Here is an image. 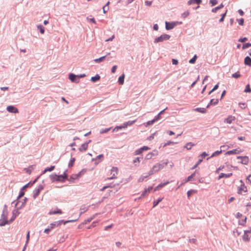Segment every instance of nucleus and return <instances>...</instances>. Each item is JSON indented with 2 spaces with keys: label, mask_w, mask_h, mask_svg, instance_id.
<instances>
[{
  "label": "nucleus",
  "mask_w": 251,
  "mask_h": 251,
  "mask_svg": "<svg viewBox=\"0 0 251 251\" xmlns=\"http://www.w3.org/2000/svg\"><path fill=\"white\" fill-rule=\"evenodd\" d=\"M8 211L5 207L3 211V213L1 215V219H0V226H4L6 224H9L11 222H10V220H7V215H8Z\"/></svg>",
  "instance_id": "1"
},
{
  "label": "nucleus",
  "mask_w": 251,
  "mask_h": 251,
  "mask_svg": "<svg viewBox=\"0 0 251 251\" xmlns=\"http://www.w3.org/2000/svg\"><path fill=\"white\" fill-rule=\"evenodd\" d=\"M67 178V175L65 173L63 175H51L50 176V178L51 181L54 182L55 181L64 182Z\"/></svg>",
  "instance_id": "2"
},
{
  "label": "nucleus",
  "mask_w": 251,
  "mask_h": 251,
  "mask_svg": "<svg viewBox=\"0 0 251 251\" xmlns=\"http://www.w3.org/2000/svg\"><path fill=\"white\" fill-rule=\"evenodd\" d=\"M167 165V163H157L154 165L151 170L149 172L148 176H151L154 173L158 172L160 170L162 169L165 165Z\"/></svg>",
  "instance_id": "3"
},
{
  "label": "nucleus",
  "mask_w": 251,
  "mask_h": 251,
  "mask_svg": "<svg viewBox=\"0 0 251 251\" xmlns=\"http://www.w3.org/2000/svg\"><path fill=\"white\" fill-rule=\"evenodd\" d=\"M118 168L113 167L111 170L110 175H109L110 176L108 177L106 179H112L116 178L118 174Z\"/></svg>",
  "instance_id": "4"
},
{
  "label": "nucleus",
  "mask_w": 251,
  "mask_h": 251,
  "mask_svg": "<svg viewBox=\"0 0 251 251\" xmlns=\"http://www.w3.org/2000/svg\"><path fill=\"white\" fill-rule=\"evenodd\" d=\"M74 221H75V220H69V221H65V222H63V220L58 221L54 222L53 223H51L50 225V228L51 229H52L54 228L55 226H59L62 223H63L65 225L67 223L72 222H74Z\"/></svg>",
  "instance_id": "5"
},
{
  "label": "nucleus",
  "mask_w": 251,
  "mask_h": 251,
  "mask_svg": "<svg viewBox=\"0 0 251 251\" xmlns=\"http://www.w3.org/2000/svg\"><path fill=\"white\" fill-rule=\"evenodd\" d=\"M170 38V36L169 35L166 34H163L161 35L160 36L156 38L154 41V42L155 43H156L158 42H163L164 40H167L169 39Z\"/></svg>",
  "instance_id": "6"
},
{
  "label": "nucleus",
  "mask_w": 251,
  "mask_h": 251,
  "mask_svg": "<svg viewBox=\"0 0 251 251\" xmlns=\"http://www.w3.org/2000/svg\"><path fill=\"white\" fill-rule=\"evenodd\" d=\"M241 185L239 187L238 193L242 194L243 192L245 193L247 191V188L242 180H240Z\"/></svg>",
  "instance_id": "7"
},
{
  "label": "nucleus",
  "mask_w": 251,
  "mask_h": 251,
  "mask_svg": "<svg viewBox=\"0 0 251 251\" xmlns=\"http://www.w3.org/2000/svg\"><path fill=\"white\" fill-rule=\"evenodd\" d=\"M237 159H241V163L243 164L247 165L249 162V157L247 156H237Z\"/></svg>",
  "instance_id": "8"
},
{
  "label": "nucleus",
  "mask_w": 251,
  "mask_h": 251,
  "mask_svg": "<svg viewBox=\"0 0 251 251\" xmlns=\"http://www.w3.org/2000/svg\"><path fill=\"white\" fill-rule=\"evenodd\" d=\"M90 142V140L88 142L83 144L79 148V151L81 152H84L86 151L88 147V144Z\"/></svg>",
  "instance_id": "9"
},
{
  "label": "nucleus",
  "mask_w": 251,
  "mask_h": 251,
  "mask_svg": "<svg viewBox=\"0 0 251 251\" xmlns=\"http://www.w3.org/2000/svg\"><path fill=\"white\" fill-rule=\"evenodd\" d=\"M7 110L8 112L14 113H18V110L17 108L14 107L13 106H8L7 107Z\"/></svg>",
  "instance_id": "10"
},
{
  "label": "nucleus",
  "mask_w": 251,
  "mask_h": 251,
  "mask_svg": "<svg viewBox=\"0 0 251 251\" xmlns=\"http://www.w3.org/2000/svg\"><path fill=\"white\" fill-rule=\"evenodd\" d=\"M20 214L18 209H15L12 212V216L10 219V222H12L16 218V217Z\"/></svg>",
  "instance_id": "11"
},
{
  "label": "nucleus",
  "mask_w": 251,
  "mask_h": 251,
  "mask_svg": "<svg viewBox=\"0 0 251 251\" xmlns=\"http://www.w3.org/2000/svg\"><path fill=\"white\" fill-rule=\"evenodd\" d=\"M235 120V118L234 116H229L226 119H225V122H226V123L230 124Z\"/></svg>",
  "instance_id": "12"
},
{
  "label": "nucleus",
  "mask_w": 251,
  "mask_h": 251,
  "mask_svg": "<svg viewBox=\"0 0 251 251\" xmlns=\"http://www.w3.org/2000/svg\"><path fill=\"white\" fill-rule=\"evenodd\" d=\"M43 189V187L40 186L37 189H35L33 194V197L36 198L39 194L40 191Z\"/></svg>",
  "instance_id": "13"
},
{
  "label": "nucleus",
  "mask_w": 251,
  "mask_h": 251,
  "mask_svg": "<svg viewBox=\"0 0 251 251\" xmlns=\"http://www.w3.org/2000/svg\"><path fill=\"white\" fill-rule=\"evenodd\" d=\"M240 151L238 149H235L231 151H228L226 152V155H230V154H238L240 152Z\"/></svg>",
  "instance_id": "14"
},
{
  "label": "nucleus",
  "mask_w": 251,
  "mask_h": 251,
  "mask_svg": "<svg viewBox=\"0 0 251 251\" xmlns=\"http://www.w3.org/2000/svg\"><path fill=\"white\" fill-rule=\"evenodd\" d=\"M136 120L132 121H128L127 122H126L123 124V127H124V128H126L128 126H130L132 125Z\"/></svg>",
  "instance_id": "15"
},
{
  "label": "nucleus",
  "mask_w": 251,
  "mask_h": 251,
  "mask_svg": "<svg viewBox=\"0 0 251 251\" xmlns=\"http://www.w3.org/2000/svg\"><path fill=\"white\" fill-rule=\"evenodd\" d=\"M232 175V173H229V174H224V173H221L220 175L218 176V179H220L223 177H229Z\"/></svg>",
  "instance_id": "16"
},
{
  "label": "nucleus",
  "mask_w": 251,
  "mask_h": 251,
  "mask_svg": "<svg viewBox=\"0 0 251 251\" xmlns=\"http://www.w3.org/2000/svg\"><path fill=\"white\" fill-rule=\"evenodd\" d=\"M62 213V211L61 209L56 208V210L53 211H50L49 212V215H53V214H61Z\"/></svg>",
  "instance_id": "17"
},
{
  "label": "nucleus",
  "mask_w": 251,
  "mask_h": 251,
  "mask_svg": "<svg viewBox=\"0 0 251 251\" xmlns=\"http://www.w3.org/2000/svg\"><path fill=\"white\" fill-rule=\"evenodd\" d=\"M244 63L248 66H249L251 67V58L247 56L244 60Z\"/></svg>",
  "instance_id": "18"
},
{
  "label": "nucleus",
  "mask_w": 251,
  "mask_h": 251,
  "mask_svg": "<svg viewBox=\"0 0 251 251\" xmlns=\"http://www.w3.org/2000/svg\"><path fill=\"white\" fill-rule=\"evenodd\" d=\"M165 24H166V28L167 30H169V29L173 28L175 26V24H174L173 23H169L167 22H166Z\"/></svg>",
  "instance_id": "19"
},
{
  "label": "nucleus",
  "mask_w": 251,
  "mask_h": 251,
  "mask_svg": "<svg viewBox=\"0 0 251 251\" xmlns=\"http://www.w3.org/2000/svg\"><path fill=\"white\" fill-rule=\"evenodd\" d=\"M201 2V0H190L188 2V4L189 5L193 4H200Z\"/></svg>",
  "instance_id": "20"
},
{
  "label": "nucleus",
  "mask_w": 251,
  "mask_h": 251,
  "mask_svg": "<svg viewBox=\"0 0 251 251\" xmlns=\"http://www.w3.org/2000/svg\"><path fill=\"white\" fill-rule=\"evenodd\" d=\"M125 74H123L121 76H120L119 77V79H118V82L119 83V84L120 85H122L124 84V78H125Z\"/></svg>",
  "instance_id": "21"
},
{
  "label": "nucleus",
  "mask_w": 251,
  "mask_h": 251,
  "mask_svg": "<svg viewBox=\"0 0 251 251\" xmlns=\"http://www.w3.org/2000/svg\"><path fill=\"white\" fill-rule=\"evenodd\" d=\"M243 240L244 242H249L250 239V237L249 236V235L246 233H244V235H243Z\"/></svg>",
  "instance_id": "22"
},
{
  "label": "nucleus",
  "mask_w": 251,
  "mask_h": 251,
  "mask_svg": "<svg viewBox=\"0 0 251 251\" xmlns=\"http://www.w3.org/2000/svg\"><path fill=\"white\" fill-rule=\"evenodd\" d=\"M24 195V192L22 191H21L20 192V193H19V195L18 196V201L16 204V205H18L20 204V199L23 197V196Z\"/></svg>",
  "instance_id": "23"
},
{
  "label": "nucleus",
  "mask_w": 251,
  "mask_h": 251,
  "mask_svg": "<svg viewBox=\"0 0 251 251\" xmlns=\"http://www.w3.org/2000/svg\"><path fill=\"white\" fill-rule=\"evenodd\" d=\"M100 79V76L99 75H96L95 76H93L91 78V80L93 82H96Z\"/></svg>",
  "instance_id": "24"
},
{
  "label": "nucleus",
  "mask_w": 251,
  "mask_h": 251,
  "mask_svg": "<svg viewBox=\"0 0 251 251\" xmlns=\"http://www.w3.org/2000/svg\"><path fill=\"white\" fill-rule=\"evenodd\" d=\"M195 111L201 113H205L206 111V109L204 108H197L195 109Z\"/></svg>",
  "instance_id": "25"
},
{
  "label": "nucleus",
  "mask_w": 251,
  "mask_h": 251,
  "mask_svg": "<svg viewBox=\"0 0 251 251\" xmlns=\"http://www.w3.org/2000/svg\"><path fill=\"white\" fill-rule=\"evenodd\" d=\"M106 57V55L105 56H102V57H100V58H97V59H96L94 60V61L96 62V63H100L101 62H102V61H103L104 59Z\"/></svg>",
  "instance_id": "26"
},
{
  "label": "nucleus",
  "mask_w": 251,
  "mask_h": 251,
  "mask_svg": "<svg viewBox=\"0 0 251 251\" xmlns=\"http://www.w3.org/2000/svg\"><path fill=\"white\" fill-rule=\"evenodd\" d=\"M54 168H55L54 166H51L50 167L47 168L44 171V173H43L44 174L46 172H48V171L51 172V171H53L54 170Z\"/></svg>",
  "instance_id": "27"
},
{
  "label": "nucleus",
  "mask_w": 251,
  "mask_h": 251,
  "mask_svg": "<svg viewBox=\"0 0 251 251\" xmlns=\"http://www.w3.org/2000/svg\"><path fill=\"white\" fill-rule=\"evenodd\" d=\"M37 28L38 29H39L40 32L41 34H44L45 32L44 27L42 25H38L37 26Z\"/></svg>",
  "instance_id": "28"
},
{
  "label": "nucleus",
  "mask_w": 251,
  "mask_h": 251,
  "mask_svg": "<svg viewBox=\"0 0 251 251\" xmlns=\"http://www.w3.org/2000/svg\"><path fill=\"white\" fill-rule=\"evenodd\" d=\"M195 176V173H193L191 176H189L187 179L185 180V183L189 181H191L193 177Z\"/></svg>",
  "instance_id": "29"
},
{
  "label": "nucleus",
  "mask_w": 251,
  "mask_h": 251,
  "mask_svg": "<svg viewBox=\"0 0 251 251\" xmlns=\"http://www.w3.org/2000/svg\"><path fill=\"white\" fill-rule=\"evenodd\" d=\"M29 234H30V232H29V231H28L27 232V235H26V242H25V246L24 247V250L25 249L26 246L27 245V244H28V243L29 242Z\"/></svg>",
  "instance_id": "30"
},
{
  "label": "nucleus",
  "mask_w": 251,
  "mask_h": 251,
  "mask_svg": "<svg viewBox=\"0 0 251 251\" xmlns=\"http://www.w3.org/2000/svg\"><path fill=\"white\" fill-rule=\"evenodd\" d=\"M194 144H192V143L190 142V143H188L186 144L185 145V148L187 149V150H190L192 147L194 146Z\"/></svg>",
  "instance_id": "31"
},
{
  "label": "nucleus",
  "mask_w": 251,
  "mask_h": 251,
  "mask_svg": "<svg viewBox=\"0 0 251 251\" xmlns=\"http://www.w3.org/2000/svg\"><path fill=\"white\" fill-rule=\"evenodd\" d=\"M76 76L73 74H71L70 75H69V79H70L71 81H72V82H74L75 81V78Z\"/></svg>",
  "instance_id": "32"
},
{
  "label": "nucleus",
  "mask_w": 251,
  "mask_h": 251,
  "mask_svg": "<svg viewBox=\"0 0 251 251\" xmlns=\"http://www.w3.org/2000/svg\"><path fill=\"white\" fill-rule=\"evenodd\" d=\"M244 92L246 93H251V89L250 88V86L249 84L246 85L245 89L244 90Z\"/></svg>",
  "instance_id": "33"
},
{
  "label": "nucleus",
  "mask_w": 251,
  "mask_h": 251,
  "mask_svg": "<svg viewBox=\"0 0 251 251\" xmlns=\"http://www.w3.org/2000/svg\"><path fill=\"white\" fill-rule=\"evenodd\" d=\"M155 122V120L153 119L152 120L149 121L148 122H147L146 124H145V125L147 127V126H149L152 125Z\"/></svg>",
  "instance_id": "34"
},
{
  "label": "nucleus",
  "mask_w": 251,
  "mask_h": 251,
  "mask_svg": "<svg viewBox=\"0 0 251 251\" xmlns=\"http://www.w3.org/2000/svg\"><path fill=\"white\" fill-rule=\"evenodd\" d=\"M162 200V198L158 199L156 201H154L153 203V207H155Z\"/></svg>",
  "instance_id": "35"
},
{
  "label": "nucleus",
  "mask_w": 251,
  "mask_h": 251,
  "mask_svg": "<svg viewBox=\"0 0 251 251\" xmlns=\"http://www.w3.org/2000/svg\"><path fill=\"white\" fill-rule=\"evenodd\" d=\"M114 186H115V185H112L111 184L108 185H106V186H105L103 187L101 189L100 191H103L105 189H107V188H108L113 187Z\"/></svg>",
  "instance_id": "36"
},
{
  "label": "nucleus",
  "mask_w": 251,
  "mask_h": 251,
  "mask_svg": "<svg viewBox=\"0 0 251 251\" xmlns=\"http://www.w3.org/2000/svg\"><path fill=\"white\" fill-rule=\"evenodd\" d=\"M218 102V99H216V100H214V99H212L211 100H210V104H214V105H215L216 104H217Z\"/></svg>",
  "instance_id": "37"
},
{
  "label": "nucleus",
  "mask_w": 251,
  "mask_h": 251,
  "mask_svg": "<svg viewBox=\"0 0 251 251\" xmlns=\"http://www.w3.org/2000/svg\"><path fill=\"white\" fill-rule=\"evenodd\" d=\"M168 182H167V183H163V184H160L159 185H158L154 189V191H156L157 190H158L159 188H162V187L164 186L165 185H166L167 184H168Z\"/></svg>",
  "instance_id": "38"
},
{
  "label": "nucleus",
  "mask_w": 251,
  "mask_h": 251,
  "mask_svg": "<svg viewBox=\"0 0 251 251\" xmlns=\"http://www.w3.org/2000/svg\"><path fill=\"white\" fill-rule=\"evenodd\" d=\"M197 58V56L196 55H195L193 58H192L191 59H190L189 61V62L191 64H194L196 62V58Z\"/></svg>",
  "instance_id": "39"
},
{
  "label": "nucleus",
  "mask_w": 251,
  "mask_h": 251,
  "mask_svg": "<svg viewBox=\"0 0 251 251\" xmlns=\"http://www.w3.org/2000/svg\"><path fill=\"white\" fill-rule=\"evenodd\" d=\"M122 128H124V127H123V125L121 126H116L113 129V132L117 131L119 129H121Z\"/></svg>",
  "instance_id": "40"
},
{
  "label": "nucleus",
  "mask_w": 251,
  "mask_h": 251,
  "mask_svg": "<svg viewBox=\"0 0 251 251\" xmlns=\"http://www.w3.org/2000/svg\"><path fill=\"white\" fill-rule=\"evenodd\" d=\"M149 193L148 192V190L146 189H145V190L143 192L142 194H141L140 198L148 195Z\"/></svg>",
  "instance_id": "41"
},
{
  "label": "nucleus",
  "mask_w": 251,
  "mask_h": 251,
  "mask_svg": "<svg viewBox=\"0 0 251 251\" xmlns=\"http://www.w3.org/2000/svg\"><path fill=\"white\" fill-rule=\"evenodd\" d=\"M251 47V43H246L245 44H244L243 45V49H246V48H248L249 47Z\"/></svg>",
  "instance_id": "42"
},
{
  "label": "nucleus",
  "mask_w": 251,
  "mask_h": 251,
  "mask_svg": "<svg viewBox=\"0 0 251 251\" xmlns=\"http://www.w3.org/2000/svg\"><path fill=\"white\" fill-rule=\"evenodd\" d=\"M26 198L24 199L22 201L20 200V203H21V205L20 206V207H22L24 206V205H25V203L26 202Z\"/></svg>",
  "instance_id": "43"
},
{
  "label": "nucleus",
  "mask_w": 251,
  "mask_h": 251,
  "mask_svg": "<svg viewBox=\"0 0 251 251\" xmlns=\"http://www.w3.org/2000/svg\"><path fill=\"white\" fill-rule=\"evenodd\" d=\"M153 153H151V152H150V153H149L148 154H147L146 156V159H151L152 156H153Z\"/></svg>",
  "instance_id": "44"
},
{
  "label": "nucleus",
  "mask_w": 251,
  "mask_h": 251,
  "mask_svg": "<svg viewBox=\"0 0 251 251\" xmlns=\"http://www.w3.org/2000/svg\"><path fill=\"white\" fill-rule=\"evenodd\" d=\"M110 129H111V128H106L105 129H101L100 131V133L103 134V133H106L107 132L109 131L110 130Z\"/></svg>",
  "instance_id": "45"
},
{
  "label": "nucleus",
  "mask_w": 251,
  "mask_h": 251,
  "mask_svg": "<svg viewBox=\"0 0 251 251\" xmlns=\"http://www.w3.org/2000/svg\"><path fill=\"white\" fill-rule=\"evenodd\" d=\"M79 176V175H73L71 176L70 178V179H76L78 178Z\"/></svg>",
  "instance_id": "46"
},
{
  "label": "nucleus",
  "mask_w": 251,
  "mask_h": 251,
  "mask_svg": "<svg viewBox=\"0 0 251 251\" xmlns=\"http://www.w3.org/2000/svg\"><path fill=\"white\" fill-rule=\"evenodd\" d=\"M222 150L219 151H216L215 152H214L213 154L212 155L211 157L212 156H216V155H218L219 154H220L221 152H222Z\"/></svg>",
  "instance_id": "47"
},
{
  "label": "nucleus",
  "mask_w": 251,
  "mask_h": 251,
  "mask_svg": "<svg viewBox=\"0 0 251 251\" xmlns=\"http://www.w3.org/2000/svg\"><path fill=\"white\" fill-rule=\"evenodd\" d=\"M226 13H227V10L226 11V12L223 14L222 16V18L219 20V22H223L224 20V18L226 14Z\"/></svg>",
  "instance_id": "48"
},
{
  "label": "nucleus",
  "mask_w": 251,
  "mask_h": 251,
  "mask_svg": "<svg viewBox=\"0 0 251 251\" xmlns=\"http://www.w3.org/2000/svg\"><path fill=\"white\" fill-rule=\"evenodd\" d=\"M133 163L135 164V165H137V164L136 163H139L140 162V159H139V157H136L135 158L133 161Z\"/></svg>",
  "instance_id": "49"
},
{
  "label": "nucleus",
  "mask_w": 251,
  "mask_h": 251,
  "mask_svg": "<svg viewBox=\"0 0 251 251\" xmlns=\"http://www.w3.org/2000/svg\"><path fill=\"white\" fill-rule=\"evenodd\" d=\"M143 151L142 150V149L141 148H140V149L136 150L135 151V153L136 155H138V154H141Z\"/></svg>",
  "instance_id": "50"
},
{
  "label": "nucleus",
  "mask_w": 251,
  "mask_h": 251,
  "mask_svg": "<svg viewBox=\"0 0 251 251\" xmlns=\"http://www.w3.org/2000/svg\"><path fill=\"white\" fill-rule=\"evenodd\" d=\"M232 77H234V78H238L240 76V75L239 73H236L235 74H233L232 75Z\"/></svg>",
  "instance_id": "51"
},
{
  "label": "nucleus",
  "mask_w": 251,
  "mask_h": 251,
  "mask_svg": "<svg viewBox=\"0 0 251 251\" xmlns=\"http://www.w3.org/2000/svg\"><path fill=\"white\" fill-rule=\"evenodd\" d=\"M219 86L218 84H216L214 88L209 92V94H210L212 92L218 89Z\"/></svg>",
  "instance_id": "52"
},
{
  "label": "nucleus",
  "mask_w": 251,
  "mask_h": 251,
  "mask_svg": "<svg viewBox=\"0 0 251 251\" xmlns=\"http://www.w3.org/2000/svg\"><path fill=\"white\" fill-rule=\"evenodd\" d=\"M210 3L212 4V6H214L217 3V0H210Z\"/></svg>",
  "instance_id": "53"
},
{
  "label": "nucleus",
  "mask_w": 251,
  "mask_h": 251,
  "mask_svg": "<svg viewBox=\"0 0 251 251\" xmlns=\"http://www.w3.org/2000/svg\"><path fill=\"white\" fill-rule=\"evenodd\" d=\"M207 155V154L205 152H203V153H202V154H201L199 157H201L202 159H203Z\"/></svg>",
  "instance_id": "54"
},
{
  "label": "nucleus",
  "mask_w": 251,
  "mask_h": 251,
  "mask_svg": "<svg viewBox=\"0 0 251 251\" xmlns=\"http://www.w3.org/2000/svg\"><path fill=\"white\" fill-rule=\"evenodd\" d=\"M145 3L147 6H150L152 4V1L146 0V1H145Z\"/></svg>",
  "instance_id": "55"
},
{
  "label": "nucleus",
  "mask_w": 251,
  "mask_h": 251,
  "mask_svg": "<svg viewBox=\"0 0 251 251\" xmlns=\"http://www.w3.org/2000/svg\"><path fill=\"white\" fill-rule=\"evenodd\" d=\"M238 23L240 25H243L244 24V19L241 18L240 19L238 20Z\"/></svg>",
  "instance_id": "56"
},
{
  "label": "nucleus",
  "mask_w": 251,
  "mask_h": 251,
  "mask_svg": "<svg viewBox=\"0 0 251 251\" xmlns=\"http://www.w3.org/2000/svg\"><path fill=\"white\" fill-rule=\"evenodd\" d=\"M246 222V217H245L244 220L240 221V224L241 225H244Z\"/></svg>",
  "instance_id": "57"
},
{
  "label": "nucleus",
  "mask_w": 251,
  "mask_h": 251,
  "mask_svg": "<svg viewBox=\"0 0 251 251\" xmlns=\"http://www.w3.org/2000/svg\"><path fill=\"white\" fill-rule=\"evenodd\" d=\"M148 176H149L148 175V176H141V177H140L139 178V179H138V181L139 182H142V181H144V178L147 177Z\"/></svg>",
  "instance_id": "58"
},
{
  "label": "nucleus",
  "mask_w": 251,
  "mask_h": 251,
  "mask_svg": "<svg viewBox=\"0 0 251 251\" xmlns=\"http://www.w3.org/2000/svg\"><path fill=\"white\" fill-rule=\"evenodd\" d=\"M248 40L247 38L244 37L243 38H240L239 39V41L240 42H244Z\"/></svg>",
  "instance_id": "59"
},
{
  "label": "nucleus",
  "mask_w": 251,
  "mask_h": 251,
  "mask_svg": "<svg viewBox=\"0 0 251 251\" xmlns=\"http://www.w3.org/2000/svg\"><path fill=\"white\" fill-rule=\"evenodd\" d=\"M160 118H161L160 115H159L158 114L156 116H155V117L154 118V120L156 122V121H158V120H159L160 119Z\"/></svg>",
  "instance_id": "60"
},
{
  "label": "nucleus",
  "mask_w": 251,
  "mask_h": 251,
  "mask_svg": "<svg viewBox=\"0 0 251 251\" xmlns=\"http://www.w3.org/2000/svg\"><path fill=\"white\" fill-rule=\"evenodd\" d=\"M117 69V66L115 65L114 66L111 70V72L112 73H114L116 72V70Z\"/></svg>",
  "instance_id": "61"
},
{
  "label": "nucleus",
  "mask_w": 251,
  "mask_h": 251,
  "mask_svg": "<svg viewBox=\"0 0 251 251\" xmlns=\"http://www.w3.org/2000/svg\"><path fill=\"white\" fill-rule=\"evenodd\" d=\"M172 63L174 65H177L178 64V61L175 59H172Z\"/></svg>",
  "instance_id": "62"
},
{
  "label": "nucleus",
  "mask_w": 251,
  "mask_h": 251,
  "mask_svg": "<svg viewBox=\"0 0 251 251\" xmlns=\"http://www.w3.org/2000/svg\"><path fill=\"white\" fill-rule=\"evenodd\" d=\"M141 149H142V150H143V151H147V150H150V148H149V147H147V146H144V147H143L142 148H141Z\"/></svg>",
  "instance_id": "63"
},
{
  "label": "nucleus",
  "mask_w": 251,
  "mask_h": 251,
  "mask_svg": "<svg viewBox=\"0 0 251 251\" xmlns=\"http://www.w3.org/2000/svg\"><path fill=\"white\" fill-rule=\"evenodd\" d=\"M109 8L108 7H106V6H104L103 7V13H105L108 10Z\"/></svg>",
  "instance_id": "64"
}]
</instances>
